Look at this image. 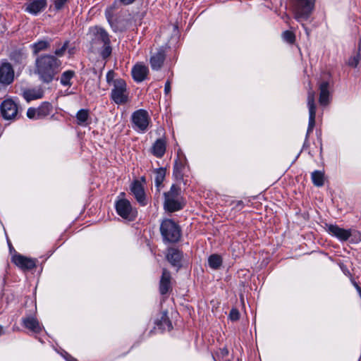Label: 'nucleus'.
<instances>
[{"mask_svg":"<svg viewBox=\"0 0 361 361\" xmlns=\"http://www.w3.org/2000/svg\"><path fill=\"white\" fill-rule=\"evenodd\" d=\"M156 326L161 331H170L172 329L171 322L166 312H163L159 319L155 322Z\"/></svg>","mask_w":361,"mask_h":361,"instance_id":"393cba45","label":"nucleus"},{"mask_svg":"<svg viewBox=\"0 0 361 361\" xmlns=\"http://www.w3.org/2000/svg\"><path fill=\"white\" fill-rule=\"evenodd\" d=\"M27 116L30 119L37 120L39 119L38 118V111L37 108L30 107L27 111Z\"/></svg>","mask_w":361,"mask_h":361,"instance_id":"4c0bfd02","label":"nucleus"},{"mask_svg":"<svg viewBox=\"0 0 361 361\" xmlns=\"http://www.w3.org/2000/svg\"><path fill=\"white\" fill-rule=\"evenodd\" d=\"M229 318L232 321H237L240 318V312L236 308H233L229 314Z\"/></svg>","mask_w":361,"mask_h":361,"instance_id":"58836bf2","label":"nucleus"},{"mask_svg":"<svg viewBox=\"0 0 361 361\" xmlns=\"http://www.w3.org/2000/svg\"><path fill=\"white\" fill-rule=\"evenodd\" d=\"M315 92L312 90V87L310 88L307 92V106L309 109V122L308 128L306 134V140L308 138L309 135L312 132L315 126L316 117V105L314 102Z\"/></svg>","mask_w":361,"mask_h":361,"instance_id":"6e6552de","label":"nucleus"},{"mask_svg":"<svg viewBox=\"0 0 361 361\" xmlns=\"http://www.w3.org/2000/svg\"><path fill=\"white\" fill-rule=\"evenodd\" d=\"M4 329L3 326H0V336L4 334Z\"/></svg>","mask_w":361,"mask_h":361,"instance_id":"a18cd8bd","label":"nucleus"},{"mask_svg":"<svg viewBox=\"0 0 361 361\" xmlns=\"http://www.w3.org/2000/svg\"><path fill=\"white\" fill-rule=\"evenodd\" d=\"M12 262L21 269L27 271L36 267L37 260L20 254H16L12 257Z\"/></svg>","mask_w":361,"mask_h":361,"instance_id":"9d476101","label":"nucleus"},{"mask_svg":"<svg viewBox=\"0 0 361 361\" xmlns=\"http://www.w3.org/2000/svg\"><path fill=\"white\" fill-rule=\"evenodd\" d=\"M209 266L213 269H218L222 264V259L220 255L214 254L209 256L208 259Z\"/></svg>","mask_w":361,"mask_h":361,"instance_id":"473e14b6","label":"nucleus"},{"mask_svg":"<svg viewBox=\"0 0 361 361\" xmlns=\"http://www.w3.org/2000/svg\"><path fill=\"white\" fill-rule=\"evenodd\" d=\"M131 120L135 130L145 133L148 128L150 117L146 110L141 109L133 113Z\"/></svg>","mask_w":361,"mask_h":361,"instance_id":"423d86ee","label":"nucleus"},{"mask_svg":"<svg viewBox=\"0 0 361 361\" xmlns=\"http://www.w3.org/2000/svg\"><path fill=\"white\" fill-rule=\"evenodd\" d=\"M68 44L69 41H66L61 47L56 48L54 51V56L56 58L63 56L68 49Z\"/></svg>","mask_w":361,"mask_h":361,"instance_id":"c9c22d12","label":"nucleus"},{"mask_svg":"<svg viewBox=\"0 0 361 361\" xmlns=\"http://www.w3.org/2000/svg\"><path fill=\"white\" fill-rule=\"evenodd\" d=\"M148 73V67L142 63H136L132 68L133 78L137 82H141L145 80Z\"/></svg>","mask_w":361,"mask_h":361,"instance_id":"f3484780","label":"nucleus"},{"mask_svg":"<svg viewBox=\"0 0 361 361\" xmlns=\"http://www.w3.org/2000/svg\"><path fill=\"white\" fill-rule=\"evenodd\" d=\"M360 60V54L359 51H357L353 56L350 57L348 61V64L351 67L355 68L358 65Z\"/></svg>","mask_w":361,"mask_h":361,"instance_id":"e433bc0d","label":"nucleus"},{"mask_svg":"<svg viewBox=\"0 0 361 361\" xmlns=\"http://www.w3.org/2000/svg\"><path fill=\"white\" fill-rule=\"evenodd\" d=\"M110 44L111 43L103 44V47L100 51V55L104 59L109 58L111 54L112 48Z\"/></svg>","mask_w":361,"mask_h":361,"instance_id":"f704fd0d","label":"nucleus"},{"mask_svg":"<svg viewBox=\"0 0 361 361\" xmlns=\"http://www.w3.org/2000/svg\"><path fill=\"white\" fill-rule=\"evenodd\" d=\"M114 80V72L112 71H109L106 74V82L108 83L113 82L115 81Z\"/></svg>","mask_w":361,"mask_h":361,"instance_id":"a19ab883","label":"nucleus"},{"mask_svg":"<svg viewBox=\"0 0 361 361\" xmlns=\"http://www.w3.org/2000/svg\"><path fill=\"white\" fill-rule=\"evenodd\" d=\"M160 231L164 240L169 243H176L180 238V228L171 219H167L161 222Z\"/></svg>","mask_w":361,"mask_h":361,"instance_id":"20e7f679","label":"nucleus"},{"mask_svg":"<svg viewBox=\"0 0 361 361\" xmlns=\"http://www.w3.org/2000/svg\"><path fill=\"white\" fill-rule=\"evenodd\" d=\"M43 95L44 91L41 87L26 89L23 92V96L27 102L41 99Z\"/></svg>","mask_w":361,"mask_h":361,"instance_id":"b1692460","label":"nucleus"},{"mask_svg":"<svg viewBox=\"0 0 361 361\" xmlns=\"http://www.w3.org/2000/svg\"><path fill=\"white\" fill-rule=\"evenodd\" d=\"M116 210L117 214L125 219L134 221L137 216V211L133 209L130 201L122 198L116 201Z\"/></svg>","mask_w":361,"mask_h":361,"instance_id":"0eeeda50","label":"nucleus"},{"mask_svg":"<svg viewBox=\"0 0 361 361\" xmlns=\"http://www.w3.org/2000/svg\"><path fill=\"white\" fill-rule=\"evenodd\" d=\"M316 0H292L291 7L295 19L298 22L307 20L311 16Z\"/></svg>","mask_w":361,"mask_h":361,"instance_id":"7ed1b4c3","label":"nucleus"},{"mask_svg":"<svg viewBox=\"0 0 361 361\" xmlns=\"http://www.w3.org/2000/svg\"><path fill=\"white\" fill-rule=\"evenodd\" d=\"M313 184L317 187H322L324 184V173L322 171L316 170L311 174Z\"/></svg>","mask_w":361,"mask_h":361,"instance_id":"7c9ffc66","label":"nucleus"},{"mask_svg":"<svg viewBox=\"0 0 361 361\" xmlns=\"http://www.w3.org/2000/svg\"><path fill=\"white\" fill-rule=\"evenodd\" d=\"M302 26L305 27V30H306L307 34H308L307 28L306 27H305V25H302Z\"/></svg>","mask_w":361,"mask_h":361,"instance_id":"49530a36","label":"nucleus"},{"mask_svg":"<svg viewBox=\"0 0 361 361\" xmlns=\"http://www.w3.org/2000/svg\"><path fill=\"white\" fill-rule=\"evenodd\" d=\"M171 92V82L169 80H167L164 85V92L166 94H169Z\"/></svg>","mask_w":361,"mask_h":361,"instance_id":"79ce46f5","label":"nucleus"},{"mask_svg":"<svg viewBox=\"0 0 361 361\" xmlns=\"http://www.w3.org/2000/svg\"><path fill=\"white\" fill-rule=\"evenodd\" d=\"M319 104L322 106H326L329 103L330 92H329V82L328 81H322L319 85Z\"/></svg>","mask_w":361,"mask_h":361,"instance_id":"4be33fe9","label":"nucleus"},{"mask_svg":"<svg viewBox=\"0 0 361 361\" xmlns=\"http://www.w3.org/2000/svg\"><path fill=\"white\" fill-rule=\"evenodd\" d=\"M166 59V53L164 49L159 48L157 51L152 53L149 63L154 71H159L161 68Z\"/></svg>","mask_w":361,"mask_h":361,"instance_id":"2eb2a0df","label":"nucleus"},{"mask_svg":"<svg viewBox=\"0 0 361 361\" xmlns=\"http://www.w3.org/2000/svg\"><path fill=\"white\" fill-rule=\"evenodd\" d=\"M219 355L221 356L222 357H224L228 355V350L227 348H221L219 352Z\"/></svg>","mask_w":361,"mask_h":361,"instance_id":"37998d69","label":"nucleus"},{"mask_svg":"<svg viewBox=\"0 0 361 361\" xmlns=\"http://www.w3.org/2000/svg\"><path fill=\"white\" fill-rule=\"evenodd\" d=\"M0 109L2 116L7 120L14 118L18 111L17 104L11 99L4 100Z\"/></svg>","mask_w":361,"mask_h":361,"instance_id":"1a4fd4ad","label":"nucleus"},{"mask_svg":"<svg viewBox=\"0 0 361 361\" xmlns=\"http://www.w3.org/2000/svg\"><path fill=\"white\" fill-rule=\"evenodd\" d=\"M171 279V273L166 269H163L159 286L161 295H164L172 290Z\"/></svg>","mask_w":361,"mask_h":361,"instance_id":"ddd939ff","label":"nucleus"},{"mask_svg":"<svg viewBox=\"0 0 361 361\" xmlns=\"http://www.w3.org/2000/svg\"><path fill=\"white\" fill-rule=\"evenodd\" d=\"M111 92V99L118 105L128 102V93L126 82L123 79H116Z\"/></svg>","mask_w":361,"mask_h":361,"instance_id":"39448f33","label":"nucleus"},{"mask_svg":"<svg viewBox=\"0 0 361 361\" xmlns=\"http://www.w3.org/2000/svg\"><path fill=\"white\" fill-rule=\"evenodd\" d=\"M68 0H54V8L57 11L62 9Z\"/></svg>","mask_w":361,"mask_h":361,"instance_id":"ea45409f","label":"nucleus"},{"mask_svg":"<svg viewBox=\"0 0 361 361\" xmlns=\"http://www.w3.org/2000/svg\"><path fill=\"white\" fill-rule=\"evenodd\" d=\"M50 40H39L31 45L34 54H37L42 51L47 50L50 47Z\"/></svg>","mask_w":361,"mask_h":361,"instance_id":"c756f323","label":"nucleus"},{"mask_svg":"<svg viewBox=\"0 0 361 361\" xmlns=\"http://www.w3.org/2000/svg\"><path fill=\"white\" fill-rule=\"evenodd\" d=\"M356 286H357V290H360V286H358L357 285Z\"/></svg>","mask_w":361,"mask_h":361,"instance_id":"09e8293b","label":"nucleus"},{"mask_svg":"<svg viewBox=\"0 0 361 361\" xmlns=\"http://www.w3.org/2000/svg\"><path fill=\"white\" fill-rule=\"evenodd\" d=\"M88 118L89 111L87 109H82L76 114L77 123L80 126H86Z\"/></svg>","mask_w":361,"mask_h":361,"instance_id":"2f4dec72","label":"nucleus"},{"mask_svg":"<svg viewBox=\"0 0 361 361\" xmlns=\"http://www.w3.org/2000/svg\"><path fill=\"white\" fill-rule=\"evenodd\" d=\"M183 252L176 248H169L166 254V259L170 264L177 268L181 267Z\"/></svg>","mask_w":361,"mask_h":361,"instance_id":"6ab92c4d","label":"nucleus"},{"mask_svg":"<svg viewBox=\"0 0 361 361\" xmlns=\"http://www.w3.org/2000/svg\"><path fill=\"white\" fill-rule=\"evenodd\" d=\"M282 38L283 39L290 44H293L295 42V35L290 30H286L282 33Z\"/></svg>","mask_w":361,"mask_h":361,"instance_id":"72a5a7b5","label":"nucleus"},{"mask_svg":"<svg viewBox=\"0 0 361 361\" xmlns=\"http://www.w3.org/2000/svg\"><path fill=\"white\" fill-rule=\"evenodd\" d=\"M154 184L157 188V192H160L161 188L163 187L162 183L166 176V169L164 168H159L154 170Z\"/></svg>","mask_w":361,"mask_h":361,"instance_id":"bb28decb","label":"nucleus"},{"mask_svg":"<svg viewBox=\"0 0 361 361\" xmlns=\"http://www.w3.org/2000/svg\"><path fill=\"white\" fill-rule=\"evenodd\" d=\"M23 326L35 334L40 333L42 330V326L39 324L37 318L34 317H27L22 319Z\"/></svg>","mask_w":361,"mask_h":361,"instance_id":"aec40b11","label":"nucleus"},{"mask_svg":"<svg viewBox=\"0 0 361 361\" xmlns=\"http://www.w3.org/2000/svg\"><path fill=\"white\" fill-rule=\"evenodd\" d=\"M14 79V71L11 65L8 63H4L0 66V83L10 85Z\"/></svg>","mask_w":361,"mask_h":361,"instance_id":"4468645a","label":"nucleus"},{"mask_svg":"<svg viewBox=\"0 0 361 361\" xmlns=\"http://www.w3.org/2000/svg\"><path fill=\"white\" fill-rule=\"evenodd\" d=\"M166 149V142L164 138L157 139L152 145L150 152L157 158L164 157Z\"/></svg>","mask_w":361,"mask_h":361,"instance_id":"5701e85b","label":"nucleus"},{"mask_svg":"<svg viewBox=\"0 0 361 361\" xmlns=\"http://www.w3.org/2000/svg\"><path fill=\"white\" fill-rule=\"evenodd\" d=\"M130 190L137 201L142 206L146 205L145 193L142 184L135 180L133 183Z\"/></svg>","mask_w":361,"mask_h":361,"instance_id":"412c9836","label":"nucleus"},{"mask_svg":"<svg viewBox=\"0 0 361 361\" xmlns=\"http://www.w3.org/2000/svg\"><path fill=\"white\" fill-rule=\"evenodd\" d=\"M74 71L68 70L64 71L60 78V83L64 87H71L72 85L71 80L75 77Z\"/></svg>","mask_w":361,"mask_h":361,"instance_id":"c85d7f7f","label":"nucleus"},{"mask_svg":"<svg viewBox=\"0 0 361 361\" xmlns=\"http://www.w3.org/2000/svg\"><path fill=\"white\" fill-rule=\"evenodd\" d=\"M164 209L169 212L179 211L185 205L180 188L177 185L173 184L170 190L164 193Z\"/></svg>","mask_w":361,"mask_h":361,"instance_id":"f03ea898","label":"nucleus"},{"mask_svg":"<svg viewBox=\"0 0 361 361\" xmlns=\"http://www.w3.org/2000/svg\"><path fill=\"white\" fill-rule=\"evenodd\" d=\"M68 52H69L70 54H72L73 53L72 49H69Z\"/></svg>","mask_w":361,"mask_h":361,"instance_id":"de8ad7c7","label":"nucleus"},{"mask_svg":"<svg viewBox=\"0 0 361 361\" xmlns=\"http://www.w3.org/2000/svg\"><path fill=\"white\" fill-rule=\"evenodd\" d=\"M37 109L38 111V118L42 119L47 117L52 112L53 106L49 102H42Z\"/></svg>","mask_w":361,"mask_h":361,"instance_id":"cd10ccee","label":"nucleus"},{"mask_svg":"<svg viewBox=\"0 0 361 361\" xmlns=\"http://www.w3.org/2000/svg\"><path fill=\"white\" fill-rule=\"evenodd\" d=\"M135 0H118L115 1L111 6L107 7L105 10V16L107 21L112 27V18L114 17V12L119 8L120 5L128 6L134 3Z\"/></svg>","mask_w":361,"mask_h":361,"instance_id":"a211bd4d","label":"nucleus"},{"mask_svg":"<svg viewBox=\"0 0 361 361\" xmlns=\"http://www.w3.org/2000/svg\"><path fill=\"white\" fill-rule=\"evenodd\" d=\"M90 33L92 36V40L96 42H102L103 44L111 43L109 35L102 27H91L90 28Z\"/></svg>","mask_w":361,"mask_h":361,"instance_id":"f8f14e48","label":"nucleus"},{"mask_svg":"<svg viewBox=\"0 0 361 361\" xmlns=\"http://www.w3.org/2000/svg\"><path fill=\"white\" fill-rule=\"evenodd\" d=\"M61 61L51 54H42L37 56L35 62V73L44 83L53 81L59 73Z\"/></svg>","mask_w":361,"mask_h":361,"instance_id":"f257e3e1","label":"nucleus"},{"mask_svg":"<svg viewBox=\"0 0 361 361\" xmlns=\"http://www.w3.org/2000/svg\"><path fill=\"white\" fill-rule=\"evenodd\" d=\"M25 11L32 15H37L47 6V0H28Z\"/></svg>","mask_w":361,"mask_h":361,"instance_id":"dca6fc26","label":"nucleus"},{"mask_svg":"<svg viewBox=\"0 0 361 361\" xmlns=\"http://www.w3.org/2000/svg\"><path fill=\"white\" fill-rule=\"evenodd\" d=\"M326 231L341 241H346L352 235L350 229H344L334 224H326Z\"/></svg>","mask_w":361,"mask_h":361,"instance_id":"9b49d317","label":"nucleus"},{"mask_svg":"<svg viewBox=\"0 0 361 361\" xmlns=\"http://www.w3.org/2000/svg\"><path fill=\"white\" fill-rule=\"evenodd\" d=\"M244 204L243 201H238L236 202L235 209L240 210L243 208Z\"/></svg>","mask_w":361,"mask_h":361,"instance_id":"c03bdc74","label":"nucleus"},{"mask_svg":"<svg viewBox=\"0 0 361 361\" xmlns=\"http://www.w3.org/2000/svg\"><path fill=\"white\" fill-rule=\"evenodd\" d=\"M27 54L23 49H16L11 52L10 59L16 64L25 63Z\"/></svg>","mask_w":361,"mask_h":361,"instance_id":"a878e982","label":"nucleus"}]
</instances>
